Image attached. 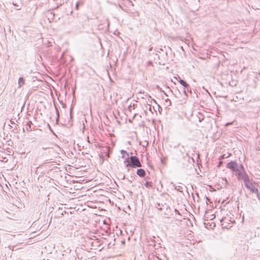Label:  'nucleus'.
<instances>
[{
  "instance_id": "obj_1",
  "label": "nucleus",
  "mask_w": 260,
  "mask_h": 260,
  "mask_svg": "<svg viewBox=\"0 0 260 260\" xmlns=\"http://www.w3.org/2000/svg\"><path fill=\"white\" fill-rule=\"evenodd\" d=\"M226 168L231 170L238 180H241L245 175L247 174L242 164H237L235 161H231L228 163Z\"/></svg>"
},
{
  "instance_id": "obj_2",
  "label": "nucleus",
  "mask_w": 260,
  "mask_h": 260,
  "mask_svg": "<svg viewBox=\"0 0 260 260\" xmlns=\"http://www.w3.org/2000/svg\"><path fill=\"white\" fill-rule=\"evenodd\" d=\"M243 180L245 187L248 189L250 192L256 194L257 198L260 200V194L257 188L258 184L253 181L252 179H250L248 174L242 179Z\"/></svg>"
},
{
  "instance_id": "obj_3",
  "label": "nucleus",
  "mask_w": 260,
  "mask_h": 260,
  "mask_svg": "<svg viewBox=\"0 0 260 260\" xmlns=\"http://www.w3.org/2000/svg\"><path fill=\"white\" fill-rule=\"evenodd\" d=\"M127 159H129L130 163L128 160L125 161V162H128V163L126 165V167H131L132 168H137L142 167V165L139 158L137 156H132L129 158L128 157Z\"/></svg>"
},
{
  "instance_id": "obj_4",
  "label": "nucleus",
  "mask_w": 260,
  "mask_h": 260,
  "mask_svg": "<svg viewBox=\"0 0 260 260\" xmlns=\"http://www.w3.org/2000/svg\"><path fill=\"white\" fill-rule=\"evenodd\" d=\"M179 82L184 87L183 92L186 95H187L186 93L187 91L191 93V90L189 84H188L185 81L182 79H180L179 80Z\"/></svg>"
},
{
  "instance_id": "obj_5",
  "label": "nucleus",
  "mask_w": 260,
  "mask_h": 260,
  "mask_svg": "<svg viewBox=\"0 0 260 260\" xmlns=\"http://www.w3.org/2000/svg\"><path fill=\"white\" fill-rule=\"evenodd\" d=\"M137 174L141 177H144L146 175V172L144 169H139L137 171Z\"/></svg>"
},
{
  "instance_id": "obj_6",
  "label": "nucleus",
  "mask_w": 260,
  "mask_h": 260,
  "mask_svg": "<svg viewBox=\"0 0 260 260\" xmlns=\"http://www.w3.org/2000/svg\"><path fill=\"white\" fill-rule=\"evenodd\" d=\"M31 124L32 122L30 121H29L27 122L26 124L25 125V129L27 131H31Z\"/></svg>"
},
{
  "instance_id": "obj_7",
  "label": "nucleus",
  "mask_w": 260,
  "mask_h": 260,
  "mask_svg": "<svg viewBox=\"0 0 260 260\" xmlns=\"http://www.w3.org/2000/svg\"><path fill=\"white\" fill-rule=\"evenodd\" d=\"M25 81L22 77H20L18 79V84L19 87H21L24 84Z\"/></svg>"
},
{
  "instance_id": "obj_8",
  "label": "nucleus",
  "mask_w": 260,
  "mask_h": 260,
  "mask_svg": "<svg viewBox=\"0 0 260 260\" xmlns=\"http://www.w3.org/2000/svg\"><path fill=\"white\" fill-rule=\"evenodd\" d=\"M145 186L148 188H150L152 187V182L146 181L145 183Z\"/></svg>"
},
{
  "instance_id": "obj_9",
  "label": "nucleus",
  "mask_w": 260,
  "mask_h": 260,
  "mask_svg": "<svg viewBox=\"0 0 260 260\" xmlns=\"http://www.w3.org/2000/svg\"><path fill=\"white\" fill-rule=\"evenodd\" d=\"M175 189L178 191L182 192V187L180 185H176L175 187Z\"/></svg>"
},
{
  "instance_id": "obj_10",
  "label": "nucleus",
  "mask_w": 260,
  "mask_h": 260,
  "mask_svg": "<svg viewBox=\"0 0 260 260\" xmlns=\"http://www.w3.org/2000/svg\"><path fill=\"white\" fill-rule=\"evenodd\" d=\"M120 153H121V154H126V156H127V158H128V156H129V154H128V153L126 151H125V150H121L120 151Z\"/></svg>"
},
{
  "instance_id": "obj_11",
  "label": "nucleus",
  "mask_w": 260,
  "mask_h": 260,
  "mask_svg": "<svg viewBox=\"0 0 260 260\" xmlns=\"http://www.w3.org/2000/svg\"><path fill=\"white\" fill-rule=\"evenodd\" d=\"M56 114H57V121H58V118H59V111L58 110V109L56 108Z\"/></svg>"
},
{
  "instance_id": "obj_12",
  "label": "nucleus",
  "mask_w": 260,
  "mask_h": 260,
  "mask_svg": "<svg viewBox=\"0 0 260 260\" xmlns=\"http://www.w3.org/2000/svg\"><path fill=\"white\" fill-rule=\"evenodd\" d=\"M13 5L16 6L17 7H18V6L16 4H14V2H13Z\"/></svg>"
},
{
  "instance_id": "obj_13",
  "label": "nucleus",
  "mask_w": 260,
  "mask_h": 260,
  "mask_svg": "<svg viewBox=\"0 0 260 260\" xmlns=\"http://www.w3.org/2000/svg\"><path fill=\"white\" fill-rule=\"evenodd\" d=\"M222 164V161H220L219 162V165H218V167L220 166V165H221Z\"/></svg>"
},
{
  "instance_id": "obj_14",
  "label": "nucleus",
  "mask_w": 260,
  "mask_h": 260,
  "mask_svg": "<svg viewBox=\"0 0 260 260\" xmlns=\"http://www.w3.org/2000/svg\"><path fill=\"white\" fill-rule=\"evenodd\" d=\"M124 157H125L124 154H122V155L121 157H122V158H124Z\"/></svg>"
},
{
  "instance_id": "obj_15",
  "label": "nucleus",
  "mask_w": 260,
  "mask_h": 260,
  "mask_svg": "<svg viewBox=\"0 0 260 260\" xmlns=\"http://www.w3.org/2000/svg\"><path fill=\"white\" fill-rule=\"evenodd\" d=\"M168 101H169L170 103L171 104V101L169 99H168L166 101L167 102Z\"/></svg>"
},
{
  "instance_id": "obj_16",
  "label": "nucleus",
  "mask_w": 260,
  "mask_h": 260,
  "mask_svg": "<svg viewBox=\"0 0 260 260\" xmlns=\"http://www.w3.org/2000/svg\"><path fill=\"white\" fill-rule=\"evenodd\" d=\"M17 10H20V8H17Z\"/></svg>"
},
{
  "instance_id": "obj_17",
  "label": "nucleus",
  "mask_w": 260,
  "mask_h": 260,
  "mask_svg": "<svg viewBox=\"0 0 260 260\" xmlns=\"http://www.w3.org/2000/svg\"><path fill=\"white\" fill-rule=\"evenodd\" d=\"M107 156L109 157V153H108V152L107 153Z\"/></svg>"
},
{
  "instance_id": "obj_18",
  "label": "nucleus",
  "mask_w": 260,
  "mask_h": 260,
  "mask_svg": "<svg viewBox=\"0 0 260 260\" xmlns=\"http://www.w3.org/2000/svg\"><path fill=\"white\" fill-rule=\"evenodd\" d=\"M106 150H107V151H108V150H109V149H108V148H106Z\"/></svg>"
}]
</instances>
